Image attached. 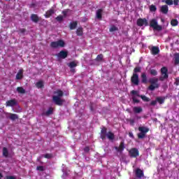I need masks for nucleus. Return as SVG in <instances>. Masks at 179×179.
Here are the masks:
<instances>
[{
	"label": "nucleus",
	"instance_id": "obj_1",
	"mask_svg": "<svg viewBox=\"0 0 179 179\" xmlns=\"http://www.w3.org/2000/svg\"><path fill=\"white\" fill-rule=\"evenodd\" d=\"M55 94H57V96H53L52 100L54 103L56 104V106H62L64 104L63 99H61V97L64 96V92L61 90H57L56 92H55Z\"/></svg>",
	"mask_w": 179,
	"mask_h": 179
},
{
	"label": "nucleus",
	"instance_id": "obj_2",
	"mask_svg": "<svg viewBox=\"0 0 179 179\" xmlns=\"http://www.w3.org/2000/svg\"><path fill=\"white\" fill-rule=\"evenodd\" d=\"M100 138L102 141H106V139L113 141V133L111 131H107V127H102L101 128Z\"/></svg>",
	"mask_w": 179,
	"mask_h": 179
},
{
	"label": "nucleus",
	"instance_id": "obj_3",
	"mask_svg": "<svg viewBox=\"0 0 179 179\" xmlns=\"http://www.w3.org/2000/svg\"><path fill=\"white\" fill-rule=\"evenodd\" d=\"M149 83H150V85L148 87V90H150V92H154L155 90L160 87V85H159V78H150Z\"/></svg>",
	"mask_w": 179,
	"mask_h": 179
},
{
	"label": "nucleus",
	"instance_id": "obj_4",
	"mask_svg": "<svg viewBox=\"0 0 179 179\" xmlns=\"http://www.w3.org/2000/svg\"><path fill=\"white\" fill-rule=\"evenodd\" d=\"M138 131L140 133L137 134L138 139H143L146 138V134L149 132V128L147 127H139Z\"/></svg>",
	"mask_w": 179,
	"mask_h": 179
},
{
	"label": "nucleus",
	"instance_id": "obj_5",
	"mask_svg": "<svg viewBox=\"0 0 179 179\" xmlns=\"http://www.w3.org/2000/svg\"><path fill=\"white\" fill-rule=\"evenodd\" d=\"M150 27L154 29V30H157V31H162L163 30V27L159 25L157 20L155 18L150 20Z\"/></svg>",
	"mask_w": 179,
	"mask_h": 179
},
{
	"label": "nucleus",
	"instance_id": "obj_6",
	"mask_svg": "<svg viewBox=\"0 0 179 179\" xmlns=\"http://www.w3.org/2000/svg\"><path fill=\"white\" fill-rule=\"evenodd\" d=\"M162 76L159 78V80L163 82L164 79H169V69L167 67L164 66L161 69Z\"/></svg>",
	"mask_w": 179,
	"mask_h": 179
},
{
	"label": "nucleus",
	"instance_id": "obj_7",
	"mask_svg": "<svg viewBox=\"0 0 179 179\" xmlns=\"http://www.w3.org/2000/svg\"><path fill=\"white\" fill-rule=\"evenodd\" d=\"M50 47L52 48H58V47H65V42L63 40H59L50 43Z\"/></svg>",
	"mask_w": 179,
	"mask_h": 179
},
{
	"label": "nucleus",
	"instance_id": "obj_8",
	"mask_svg": "<svg viewBox=\"0 0 179 179\" xmlns=\"http://www.w3.org/2000/svg\"><path fill=\"white\" fill-rule=\"evenodd\" d=\"M129 156L133 159H136V157H139V150L136 148H131L129 150Z\"/></svg>",
	"mask_w": 179,
	"mask_h": 179
},
{
	"label": "nucleus",
	"instance_id": "obj_9",
	"mask_svg": "<svg viewBox=\"0 0 179 179\" xmlns=\"http://www.w3.org/2000/svg\"><path fill=\"white\" fill-rule=\"evenodd\" d=\"M131 83L134 86H139V75L138 73H133L131 77Z\"/></svg>",
	"mask_w": 179,
	"mask_h": 179
},
{
	"label": "nucleus",
	"instance_id": "obj_10",
	"mask_svg": "<svg viewBox=\"0 0 179 179\" xmlns=\"http://www.w3.org/2000/svg\"><path fill=\"white\" fill-rule=\"evenodd\" d=\"M137 26L142 27V26H149V22L146 18H138L137 20Z\"/></svg>",
	"mask_w": 179,
	"mask_h": 179
},
{
	"label": "nucleus",
	"instance_id": "obj_11",
	"mask_svg": "<svg viewBox=\"0 0 179 179\" xmlns=\"http://www.w3.org/2000/svg\"><path fill=\"white\" fill-rule=\"evenodd\" d=\"M135 175L136 178H142L143 177L145 176V174L143 173V171L142 169L137 168L135 171Z\"/></svg>",
	"mask_w": 179,
	"mask_h": 179
},
{
	"label": "nucleus",
	"instance_id": "obj_12",
	"mask_svg": "<svg viewBox=\"0 0 179 179\" xmlns=\"http://www.w3.org/2000/svg\"><path fill=\"white\" fill-rule=\"evenodd\" d=\"M57 58H61L62 59H65L68 57V52L64 50H61L57 55Z\"/></svg>",
	"mask_w": 179,
	"mask_h": 179
},
{
	"label": "nucleus",
	"instance_id": "obj_13",
	"mask_svg": "<svg viewBox=\"0 0 179 179\" xmlns=\"http://www.w3.org/2000/svg\"><path fill=\"white\" fill-rule=\"evenodd\" d=\"M16 104H17V101L15 99L8 100L6 102V105L7 107H15Z\"/></svg>",
	"mask_w": 179,
	"mask_h": 179
},
{
	"label": "nucleus",
	"instance_id": "obj_14",
	"mask_svg": "<svg viewBox=\"0 0 179 179\" xmlns=\"http://www.w3.org/2000/svg\"><path fill=\"white\" fill-rule=\"evenodd\" d=\"M54 13H55V10H54V8H51L50 9H49L46 11L44 16H45V17H46V19H48V17H51V16H52V15H54Z\"/></svg>",
	"mask_w": 179,
	"mask_h": 179
},
{
	"label": "nucleus",
	"instance_id": "obj_15",
	"mask_svg": "<svg viewBox=\"0 0 179 179\" xmlns=\"http://www.w3.org/2000/svg\"><path fill=\"white\" fill-rule=\"evenodd\" d=\"M115 149L119 153H121L122 152H124V149H125V143H124V142H121L119 147H115Z\"/></svg>",
	"mask_w": 179,
	"mask_h": 179
},
{
	"label": "nucleus",
	"instance_id": "obj_16",
	"mask_svg": "<svg viewBox=\"0 0 179 179\" xmlns=\"http://www.w3.org/2000/svg\"><path fill=\"white\" fill-rule=\"evenodd\" d=\"M150 52L152 55H157V54L160 52V49H159V47L157 46H152Z\"/></svg>",
	"mask_w": 179,
	"mask_h": 179
},
{
	"label": "nucleus",
	"instance_id": "obj_17",
	"mask_svg": "<svg viewBox=\"0 0 179 179\" xmlns=\"http://www.w3.org/2000/svg\"><path fill=\"white\" fill-rule=\"evenodd\" d=\"M52 114H54V108L50 107L45 113H42V115L50 117V115H52Z\"/></svg>",
	"mask_w": 179,
	"mask_h": 179
},
{
	"label": "nucleus",
	"instance_id": "obj_18",
	"mask_svg": "<svg viewBox=\"0 0 179 179\" xmlns=\"http://www.w3.org/2000/svg\"><path fill=\"white\" fill-rule=\"evenodd\" d=\"M96 19L101 20L103 19V9L99 8L96 10Z\"/></svg>",
	"mask_w": 179,
	"mask_h": 179
},
{
	"label": "nucleus",
	"instance_id": "obj_19",
	"mask_svg": "<svg viewBox=\"0 0 179 179\" xmlns=\"http://www.w3.org/2000/svg\"><path fill=\"white\" fill-rule=\"evenodd\" d=\"M23 72H24V71L22 69H21L18 71V72L15 76V79H17V80H20L23 79Z\"/></svg>",
	"mask_w": 179,
	"mask_h": 179
},
{
	"label": "nucleus",
	"instance_id": "obj_20",
	"mask_svg": "<svg viewBox=\"0 0 179 179\" xmlns=\"http://www.w3.org/2000/svg\"><path fill=\"white\" fill-rule=\"evenodd\" d=\"M160 12L164 15H167L169 13V6L164 5L160 8Z\"/></svg>",
	"mask_w": 179,
	"mask_h": 179
},
{
	"label": "nucleus",
	"instance_id": "obj_21",
	"mask_svg": "<svg viewBox=\"0 0 179 179\" xmlns=\"http://www.w3.org/2000/svg\"><path fill=\"white\" fill-rule=\"evenodd\" d=\"M133 111L135 114H140V113L143 111V109L141 106H134L133 108Z\"/></svg>",
	"mask_w": 179,
	"mask_h": 179
},
{
	"label": "nucleus",
	"instance_id": "obj_22",
	"mask_svg": "<svg viewBox=\"0 0 179 179\" xmlns=\"http://www.w3.org/2000/svg\"><path fill=\"white\" fill-rule=\"evenodd\" d=\"M157 103H159V104H164V101H166V97L164 96H157L156 98Z\"/></svg>",
	"mask_w": 179,
	"mask_h": 179
},
{
	"label": "nucleus",
	"instance_id": "obj_23",
	"mask_svg": "<svg viewBox=\"0 0 179 179\" xmlns=\"http://www.w3.org/2000/svg\"><path fill=\"white\" fill-rule=\"evenodd\" d=\"M31 20H32V22L34 23H38V20H40V18H38V15H37V14H32L31 15Z\"/></svg>",
	"mask_w": 179,
	"mask_h": 179
},
{
	"label": "nucleus",
	"instance_id": "obj_24",
	"mask_svg": "<svg viewBox=\"0 0 179 179\" xmlns=\"http://www.w3.org/2000/svg\"><path fill=\"white\" fill-rule=\"evenodd\" d=\"M141 83H144V85H146V83H148V77L146 76L145 73H141Z\"/></svg>",
	"mask_w": 179,
	"mask_h": 179
},
{
	"label": "nucleus",
	"instance_id": "obj_25",
	"mask_svg": "<svg viewBox=\"0 0 179 179\" xmlns=\"http://www.w3.org/2000/svg\"><path fill=\"white\" fill-rule=\"evenodd\" d=\"M70 30H75L76 27H78V21H74L70 23L69 25Z\"/></svg>",
	"mask_w": 179,
	"mask_h": 179
},
{
	"label": "nucleus",
	"instance_id": "obj_26",
	"mask_svg": "<svg viewBox=\"0 0 179 179\" xmlns=\"http://www.w3.org/2000/svg\"><path fill=\"white\" fill-rule=\"evenodd\" d=\"M9 119L11 120V121H15L19 119V116L15 113H9Z\"/></svg>",
	"mask_w": 179,
	"mask_h": 179
},
{
	"label": "nucleus",
	"instance_id": "obj_27",
	"mask_svg": "<svg viewBox=\"0 0 179 179\" xmlns=\"http://www.w3.org/2000/svg\"><path fill=\"white\" fill-rule=\"evenodd\" d=\"M17 93H20V94H24L26 93V90H24L23 87H17Z\"/></svg>",
	"mask_w": 179,
	"mask_h": 179
},
{
	"label": "nucleus",
	"instance_id": "obj_28",
	"mask_svg": "<svg viewBox=\"0 0 179 179\" xmlns=\"http://www.w3.org/2000/svg\"><path fill=\"white\" fill-rule=\"evenodd\" d=\"M76 34L78 36H83V27H78L76 30Z\"/></svg>",
	"mask_w": 179,
	"mask_h": 179
},
{
	"label": "nucleus",
	"instance_id": "obj_29",
	"mask_svg": "<svg viewBox=\"0 0 179 179\" xmlns=\"http://www.w3.org/2000/svg\"><path fill=\"white\" fill-rule=\"evenodd\" d=\"M133 73H141V72H142V67L138 66H136L134 70H133Z\"/></svg>",
	"mask_w": 179,
	"mask_h": 179
},
{
	"label": "nucleus",
	"instance_id": "obj_30",
	"mask_svg": "<svg viewBox=\"0 0 179 179\" xmlns=\"http://www.w3.org/2000/svg\"><path fill=\"white\" fill-rule=\"evenodd\" d=\"M36 86L38 89H43L44 87V83L43 81H38L36 83Z\"/></svg>",
	"mask_w": 179,
	"mask_h": 179
},
{
	"label": "nucleus",
	"instance_id": "obj_31",
	"mask_svg": "<svg viewBox=\"0 0 179 179\" xmlns=\"http://www.w3.org/2000/svg\"><path fill=\"white\" fill-rule=\"evenodd\" d=\"M103 54L98 55L95 59V61H96V62H101L103 61Z\"/></svg>",
	"mask_w": 179,
	"mask_h": 179
},
{
	"label": "nucleus",
	"instance_id": "obj_32",
	"mask_svg": "<svg viewBox=\"0 0 179 179\" xmlns=\"http://www.w3.org/2000/svg\"><path fill=\"white\" fill-rule=\"evenodd\" d=\"M3 156L4 157H8L9 156V151H8V148H3Z\"/></svg>",
	"mask_w": 179,
	"mask_h": 179
},
{
	"label": "nucleus",
	"instance_id": "obj_33",
	"mask_svg": "<svg viewBox=\"0 0 179 179\" xmlns=\"http://www.w3.org/2000/svg\"><path fill=\"white\" fill-rule=\"evenodd\" d=\"M171 26H173V27H175L176 26H178V20H177V19H173L171 21Z\"/></svg>",
	"mask_w": 179,
	"mask_h": 179
},
{
	"label": "nucleus",
	"instance_id": "obj_34",
	"mask_svg": "<svg viewBox=\"0 0 179 179\" xmlns=\"http://www.w3.org/2000/svg\"><path fill=\"white\" fill-rule=\"evenodd\" d=\"M174 58H175V65H178L179 64V53H176L174 55Z\"/></svg>",
	"mask_w": 179,
	"mask_h": 179
},
{
	"label": "nucleus",
	"instance_id": "obj_35",
	"mask_svg": "<svg viewBox=\"0 0 179 179\" xmlns=\"http://www.w3.org/2000/svg\"><path fill=\"white\" fill-rule=\"evenodd\" d=\"M68 66H69V68H71V69H72L73 68H76V66H78V64L75 62H71L68 64Z\"/></svg>",
	"mask_w": 179,
	"mask_h": 179
},
{
	"label": "nucleus",
	"instance_id": "obj_36",
	"mask_svg": "<svg viewBox=\"0 0 179 179\" xmlns=\"http://www.w3.org/2000/svg\"><path fill=\"white\" fill-rule=\"evenodd\" d=\"M45 159H52L54 157V155L52 153H47L43 155Z\"/></svg>",
	"mask_w": 179,
	"mask_h": 179
},
{
	"label": "nucleus",
	"instance_id": "obj_37",
	"mask_svg": "<svg viewBox=\"0 0 179 179\" xmlns=\"http://www.w3.org/2000/svg\"><path fill=\"white\" fill-rule=\"evenodd\" d=\"M55 20H57V22H59V23H61V22H62V20H64V15H59L56 18Z\"/></svg>",
	"mask_w": 179,
	"mask_h": 179
},
{
	"label": "nucleus",
	"instance_id": "obj_38",
	"mask_svg": "<svg viewBox=\"0 0 179 179\" xmlns=\"http://www.w3.org/2000/svg\"><path fill=\"white\" fill-rule=\"evenodd\" d=\"M139 97L141 99H142L143 101H150V99L148 98L145 95H140Z\"/></svg>",
	"mask_w": 179,
	"mask_h": 179
},
{
	"label": "nucleus",
	"instance_id": "obj_39",
	"mask_svg": "<svg viewBox=\"0 0 179 179\" xmlns=\"http://www.w3.org/2000/svg\"><path fill=\"white\" fill-rule=\"evenodd\" d=\"M156 10H157V8L156 7V6H155L153 4L150 6V12H156Z\"/></svg>",
	"mask_w": 179,
	"mask_h": 179
},
{
	"label": "nucleus",
	"instance_id": "obj_40",
	"mask_svg": "<svg viewBox=\"0 0 179 179\" xmlns=\"http://www.w3.org/2000/svg\"><path fill=\"white\" fill-rule=\"evenodd\" d=\"M150 73L152 76H156L157 75V71H156L155 69H151V70H150Z\"/></svg>",
	"mask_w": 179,
	"mask_h": 179
},
{
	"label": "nucleus",
	"instance_id": "obj_41",
	"mask_svg": "<svg viewBox=\"0 0 179 179\" xmlns=\"http://www.w3.org/2000/svg\"><path fill=\"white\" fill-rule=\"evenodd\" d=\"M131 94H133V96H137V97H139V96H141V94H139V92L136 90H132L131 92Z\"/></svg>",
	"mask_w": 179,
	"mask_h": 179
},
{
	"label": "nucleus",
	"instance_id": "obj_42",
	"mask_svg": "<svg viewBox=\"0 0 179 179\" xmlns=\"http://www.w3.org/2000/svg\"><path fill=\"white\" fill-rule=\"evenodd\" d=\"M132 100H133V103H139V100L138 99H136V97L135 96H132L131 97Z\"/></svg>",
	"mask_w": 179,
	"mask_h": 179
},
{
	"label": "nucleus",
	"instance_id": "obj_43",
	"mask_svg": "<svg viewBox=\"0 0 179 179\" xmlns=\"http://www.w3.org/2000/svg\"><path fill=\"white\" fill-rule=\"evenodd\" d=\"M36 170H38V171H44V166H37Z\"/></svg>",
	"mask_w": 179,
	"mask_h": 179
},
{
	"label": "nucleus",
	"instance_id": "obj_44",
	"mask_svg": "<svg viewBox=\"0 0 179 179\" xmlns=\"http://www.w3.org/2000/svg\"><path fill=\"white\" fill-rule=\"evenodd\" d=\"M174 85L175 86H179V77H177L175 79Z\"/></svg>",
	"mask_w": 179,
	"mask_h": 179
},
{
	"label": "nucleus",
	"instance_id": "obj_45",
	"mask_svg": "<svg viewBox=\"0 0 179 179\" xmlns=\"http://www.w3.org/2000/svg\"><path fill=\"white\" fill-rule=\"evenodd\" d=\"M165 2L166 3V5H169V6L173 5V0H166Z\"/></svg>",
	"mask_w": 179,
	"mask_h": 179
},
{
	"label": "nucleus",
	"instance_id": "obj_46",
	"mask_svg": "<svg viewBox=\"0 0 179 179\" xmlns=\"http://www.w3.org/2000/svg\"><path fill=\"white\" fill-rule=\"evenodd\" d=\"M156 104H157V99L155 100V101H152L150 102V106H156Z\"/></svg>",
	"mask_w": 179,
	"mask_h": 179
},
{
	"label": "nucleus",
	"instance_id": "obj_47",
	"mask_svg": "<svg viewBox=\"0 0 179 179\" xmlns=\"http://www.w3.org/2000/svg\"><path fill=\"white\" fill-rule=\"evenodd\" d=\"M62 15L64 16V17H66V15H68V11L67 10H63L62 12Z\"/></svg>",
	"mask_w": 179,
	"mask_h": 179
},
{
	"label": "nucleus",
	"instance_id": "obj_48",
	"mask_svg": "<svg viewBox=\"0 0 179 179\" xmlns=\"http://www.w3.org/2000/svg\"><path fill=\"white\" fill-rule=\"evenodd\" d=\"M84 152H85V153H89V152H90V148L89 147H85L84 148Z\"/></svg>",
	"mask_w": 179,
	"mask_h": 179
},
{
	"label": "nucleus",
	"instance_id": "obj_49",
	"mask_svg": "<svg viewBox=\"0 0 179 179\" xmlns=\"http://www.w3.org/2000/svg\"><path fill=\"white\" fill-rule=\"evenodd\" d=\"M6 179H16V177L13 176H7Z\"/></svg>",
	"mask_w": 179,
	"mask_h": 179
},
{
	"label": "nucleus",
	"instance_id": "obj_50",
	"mask_svg": "<svg viewBox=\"0 0 179 179\" xmlns=\"http://www.w3.org/2000/svg\"><path fill=\"white\" fill-rule=\"evenodd\" d=\"M178 3L179 0H173V5H175V6H178Z\"/></svg>",
	"mask_w": 179,
	"mask_h": 179
},
{
	"label": "nucleus",
	"instance_id": "obj_51",
	"mask_svg": "<svg viewBox=\"0 0 179 179\" xmlns=\"http://www.w3.org/2000/svg\"><path fill=\"white\" fill-rule=\"evenodd\" d=\"M129 138H131V139H134L135 138L132 132H129Z\"/></svg>",
	"mask_w": 179,
	"mask_h": 179
},
{
	"label": "nucleus",
	"instance_id": "obj_52",
	"mask_svg": "<svg viewBox=\"0 0 179 179\" xmlns=\"http://www.w3.org/2000/svg\"><path fill=\"white\" fill-rule=\"evenodd\" d=\"M129 122H130V125H134V124H135V120H133V119H131L130 120H129Z\"/></svg>",
	"mask_w": 179,
	"mask_h": 179
},
{
	"label": "nucleus",
	"instance_id": "obj_53",
	"mask_svg": "<svg viewBox=\"0 0 179 179\" xmlns=\"http://www.w3.org/2000/svg\"><path fill=\"white\" fill-rule=\"evenodd\" d=\"M43 155H41L38 159H37V162H39V163H43L41 162V159H43Z\"/></svg>",
	"mask_w": 179,
	"mask_h": 179
},
{
	"label": "nucleus",
	"instance_id": "obj_54",
	"mask_svg": "<svg viewBox=\"0 0 179 179\" xmlns=\"http://www.w3.org/2000/svg\"><path fill=\"white\" fill-rule=\"evenodd\" d=\"M118 30V28L117 27H115V25H113V31H115Z\"/></svg>",
	"mask_w": 179,
	"mask_h": 179
},
{
	"label": "nucleus",
	"instance_id": "obj_55",
	"mask_svg": "<svg viewBox=\"0 0 179 179\" xmlns=\"http://www.w3.org/2000/svg\"><path fill=\"white\" fill-rule=\"evenodd\" d=\"M20 33H25L26 32V29H20Z\"/></svg>",
	"mask_w": 179,
	"mask_h": 179
},
{
	"label": "nucleus",
	"instance_id": "obj_56",
	"mask_svg": "<svg viewBox=\"0 0 179 179\" xmlns=\"http://www.w3.org/2000/svg\"><path fill=\"white\" fill-rule=\"evenodd\" d=\"M71 72H72L73 73H75V69H73V68L71 69Z\"/></svg>",
	"mask_w": 179,
	"mask_h": 179
},
{
	"label": "nucleus",
	"instance_id": "obj_57",
	"mask_svg": "<svg viewBox=\"0 0 179 179\" xmlns=\"http://www.w3.org/2000/svg\"><path fill=\"white\" fill-rule=\"evenodd\" d=\"M3 178V175H2V173H0V179Z\"/></svg>",
	"mask_w": 179,
	"mask_h": 179
},
{
	"label": "nucleus",
	"instance_id": "obj_58",
	"mask_svg": "<svg viewBox=\"0 0 179 179\" xmlns=\"http://www.w3.org/2000/svg\"><path fill=\"white\" fill-rule=\"evenodd\" d=\"M110 31H113V26H111L110 27Z\"/></svg>",
	"mask_w": 179,
	"mask_h": 179
},
{
	"label": "nucleus",
	"instance_id": "obj_59",
	"mask_svg": "<svg viewBox=\"0 0 179 179\" xmlns=\"http://www.w3.org/2000/svg\"><path fill=\"white\" fill-rule=\"evenodd\" d=\"M161 22H164V20L163 18H162Z\"/></svg>",
	"mask_w": 179,
	"mask_h": 179
},
{
	"label": "nucleus",
	"instance_id": "obj_60",
	"mask_svg": "<svg viewBox=\"0 0 179 179\" xmlns=\"http://www.w3.org/2000/svg\"><path fill=\"white\" fill-rule=\"evenodd\" d=\"M6 1H10V0H6Z\"/></svg>",
	"mask_w": 179,
	"mask_h": 179
},
{
	"label": "nucleus",
	"instance_id": "obj_61",
	"mask_svg": "<svg viewBox=\"0 0 179 179\" xmlns=\"http://www.w3.org/2000/svg\"><path fill=\"white\" fill-rule=\"evenodd\" d=\"M119 1H124V0H119Z\"/></svg>",
	"mask_w": 179,
	"mask_h": 179
}]
</instances>
